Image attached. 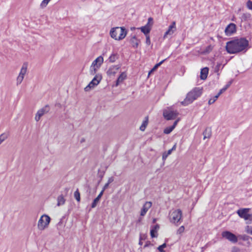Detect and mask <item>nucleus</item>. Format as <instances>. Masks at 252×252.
<instances>
[{
  "label": "nucleus",
  "mask_w": 252,
  "mask_h": 252,
  "mask_svg": "<svg viewBox=\"0 0 252 252\" xmlns=\"http://www.w3.org/2000/svg\"><path fill=\"white\" fill-rule=\"evenodd\" d=\"M129 42L133 48H137L140 42V40L137 39L135 35H133L130 38Z\"/></svg>",
  "instance_id": "2eb2a0df"
},
{
  "label": "nucleus",
  "mask_w": 252,
  "mask_h": 252,
  "mask_svg": "<svg viewBox=\"0 0 252 252\" xmlns=\"http://www.w3.org/2000/svg\"><path fill=\"white\" fill-rule=\"evenodd\" d=\"M153 19L152 17H149L148 20V22L144 26H147L149 28H152V26L153 24Z\"/></svg>",
  "instance_id": "f704fd0d"
},
{
  "label": "nucleus",
  "mask_w": 252,
  "mask_h": 252,
  "mask_svg": "<svg viewBox=\"0 0 252 252\" xmlns=\"http://www.w3.org/2000/svg\"><path fill=\"white\" fill-rule=\"evenodd\" d=\"M172 152V151L171 149H170V150H169L166 152V154H167V155H168V156H169V155H170V154H171Z\"/></svg>",
  "instance_id": "4d7b16f0"
},
{
  "label": "nucleus",
  "mask_w": 252,
  "mask_h": 252,
  "mask_svg": "<svg viewBox=\"0 0 252 252\" xmlns=\"http://www.w3.org/2000/svg\"><path fill=\"white\" fill-rule=\"evenodd\" d=\"M247 218L245 219V220H248L250 221H252V215L248 214V215L246 216Z\"/></svg>",
  "instance_id": "49530a36"
},
{
  "label": "nucleus",
  "mask_w": 252,
  "mask_h": 252,
  "mask_svg": "<svg viewBox=\"0 0 252 252\" xmlns=\"http://www.w3.org/2000/svg\"><path fill=\"white\" fill-rule=\"evenodd\" d=\"M152 204V203L150 201H147L145 203L141 210L140 215L141 216H144L146 215L148 210L151 207Z\"/></svg>",
  "instance_id": "f8f14e48"
},
{
  "label": "nucleus",
  "mask_w": 252,
  "mask_h": 252,
  "mask_svg": "<svg viewBox=\"0 0 252 252\" xmlns=\"http://www.w3.org/2000/svg\"><path fill=\"white\" fill-rule=\"evenodd\" d=\"M74 196L78 202L80 201V194L78 189L74 192Z\"/></svg>",
  "instance_id": "72a5a7b5"
},
{
  "label": "nucleus",
  "mask_w": 252,
  "mask_h": 252,
  "mask_svg": "<svg viewBox=\"0 0 252 252\" xmlns=\"http://www.w3.org/2000/svg\"><path fill=\"white\" fill-rule=\"evenodd\" d=\"M251 15L249 13H244L241 17L242 21H247L251 18Z\"/></svg>",
  "instance_id": "bb28decb"
},
{
  "label": "nucleus",
  "mask_w": 252,
  "mask_h": 252,
  "mask_svg": "<svg viewBox=\"0 0 252 252\" xmlns=\"http://www.w3.org/2000/svg\"><path fill=\"white\" fill-rule=\"evenodd\" d=\"M221 236L232 243L235 244L238 242V236L229 231H223Z\"/></svg>",
  "instance_id": "0eeeda50"
},
{
  "label": "nucleus",
  "mask_w": 252,
  "mask_h": 252,
  "mask_svg": "<svg viewBox=\"0 0 252 252\" xmlns=\"http://www.w3.org/2000/svg\"><path fill=\"white\" fill-rule=\"evenodd\" d=\"M8 137V134L3 133L0 135V145Z\"/></svg>",
  "instance_id": "473e14b6"
},
{
  "label": "nucleus",
  "mask_w": 252,
  "mask_h": 252,
  "mask_svg": "<svg viewBox=\"0 0 252 252\" xmlns=\"http://www.w3.org/2000/svg\"><path fill=\"white\" fill-rule=\"evenodd\" d=\"M182 216V212L180 209H177L173 211L170 214V219L172 223L176 224L178 223Z\"/></svg>",
  "instance_id": "39448f33"
},
{
  "label": "nucleus",
  "mask_w": 252,
  "mask_h": 252,
  "mask_svg": "<svg viewBox=\"0 0 252 252\" xmlns=\"http://www.w3.org/2000/svg\"><path fill=\"white\" fill-rule=\"evenodd\" d=\"M142 32H143L145 35H149L151 30V28H149L147 26H142L139 28Z\"/></svg>",
  "instance_id": "412c9836"
},
{
  "label": "nucleus",
  "mask_w": 252,
  "mask_h": 252,
  "mask_svg": "<svg viewBox=\"0 0 252 252\" xmlns=\"http://www.w3.org/2000/svg\"><path fill=\"white\" fill-rule=\"evenodd\" d=\"M148 117H146L145 118V120L143 121V123L140 127V129L142 131H144L147 126L148 125Z\"/></svg>",
  "instance_id": "5701e85b"
},
{
  "label": "nucleus",
  "mask_w": 252,
  "mask_h": 252,
  "mask_svg": "<svg viewBox=\"0 0 252 252\" xmlns=\"http://www.w3.org/2000/svg\"><path fill=\"white\" fill-rule=\"evenodd\" d=\"M50 0H43L41 3L40 6L42 7H46Z\"/></svg>",
  "instance_id": "ea45409f"
},
{
  "label": "nucleus",
  "mask_w": 252,
  "mask_h": 252,
  "mask_svg": "<svg viewBox=\"0 0 252 252\" xmlns=\"http://www.w3.org/2000/svg\"><path fill=\"white\" fill-rule=\"evenodd\" d=\"M98 68H96L95 66H94L93 65H92L90 67V74L94 75Z\"/></svg>",
  "instance_id": "2f4dec72"
},
{
  "label": "nucleus",
  "mask_w": 252,
  "mask_h": 252,
  "mask_svg": "<svg viewBox=\"0 0 252 252\" xmlns=\"http://www.w3.org/2000/svg\"><path fill=\"white\" fill-rule=\"evenodd\" d=\"M249 45V41L245 37H236L226 42L225 49L230 54L245 53L248 50Z\"/></svg>",
  "instance_id": "f257e3e1"
},
{
  "label": "nucleus",
  "mask_w": 252,
  "mask_h": 252,
  "mask_svg": "<svg viewBox=\"0 0 252 252\" xmlns=\"http://www.w3.org/2000/svg\"><path fill=\"white\" fill-rule=\"evenodd\" d=\"M163 116L167 120H174L179 115V113L177 110L168 109L164 110L163 113Z\"/></svg>",
  "instance_id": "6e6552de"
},
{
  "label": "nucleus",
  "mask_w": 252,
  "mask_h": 252,
  "mask_svg": "<svg viewBox=\"0 0 252 252\" xmlns=\"http://www.w3.org/2000/svg\"><path fill=\"white\" fill-rule=\"evenodd\" d=\"M146 237V236L145 234H140L139 239L141 240H145Z\"/></svg>",
  "instance_id": "3c124183"
},
{
  "label": "nucleus",
  "mask_w": 252,
  "mask_h": 252,
  "mask_svg": "<svg viewBox=\"0 0 252 252\" xmlns=\"http://www.w3.org/2000/svg\"><path fill=\"white\" fill-rule=\"evenodd\" d=\"M209 68L207 67L202 68L200 71V78L202 80H205L208 74Z\"/></svg>",
  "instance_id": "6ab92c4d"
},
{
  "label": "nucleus",
  "mask_w": 252,
  "mask_h": 252,
  "mask_svg": "<svg viewBox=\"0 0 252 252\" xmlns=\"http://www.w3.org/2000/svg\"><path fill=\"white\" fill-rule=\"evenodd\" d=\"M113 181H114V178L113 177H111L109 178L107 183L110 184L111 183H112Z\"/></svg>",
  "instance_id": "603ef678"
},
{
  "label": "nucleus",
  "mask_w": 252,
  "mask_h": 252,
  "mask_svg": "<svg viewBox=\"0 0 252 252\" xmlns=\"http://www.w3.org/2000/svg\"><path fill=\"white\" fill-rule=\"evenodd\" d=\"M246 231L247 233L252 235V226H247Z\"/></svg>",
  "instance_id": "a18cd8bd"
},
{
  "label": "nucleus",
  "mask_w": 252,
  "mask_h": 252,
  "mask_svg": "<svg viewBox=\"0 0 252 252\" xmlns=\"http://www.w3.org/2000/svg\"><path fill=\"white\" fill-rule=\"evenodd\" d=\"M126 74L125 72L121 73L116 81L115 86H118L120 83L126 78Z\"/></svg>",
  "instance_id": "f3484780"
},
{
  "label": "nucleus",
  "mask_w": 252,
  "mask_h": 252,
  "mask_svg": "<svg viewBox=\"0 0 252 252\" xmlns=\"http://www.w3.org/2000/svg\"><path fill=\"white\" fill-rule=\"evenodd\" d=\"M184 230H185V227L183 225L180 226L177 231V234H182V233L184 232Z\"/></svg>",
  "instance_id": "a19ab883"
},
{
  "label": "nucleus",
  "mask_w": 252,
  "mask_h": 252,
  "mask_svg": "<svg viewBox=\"0 0 252 252\" xmlns=\"http://www.w3.org/2000/svg\"><path fill=\"white\" fill-rule=\"evenodd\" d=\"M109 185V184H108V183L105 184L104 185V186H103V189L101 191H103V192H104V190L108 188Z\"/></svg>",
  "instance_id": "09e8293b"
},
{
  "label": "nucleus",
  "mask_w": 252,
  "mask_h": 252,
  "mask_svg": "<svg viewBox=\"0 0 252 252\" xmlns=\"http://www.w3.org/2000/svg\"><path fill=\"white\" fill-rule=\"evenodd\" d=\"M119 58V55L117 53L112 54L109 58V62L114 63Z\"/></svg>",
  "instance_id": "b1692460"
},
{
  "label": "nucleus",
  "mask_w": 252,
  "mask_h": 252,
  "mask_svg": "<svg viewBox=\"0 0 252 252\" xmlns=\"http://www.w3.org/2000/svg\"><path fill=\"white\" fill-rule=\"evenodd\" d=\"M178 122H179V120H176L174 122L173 125L172 126H173V129H174Z\"/></svg>",
  "instance_id": "864d4df0"
},
{
  "label": "nucleus",
  "mask_w": 252,
  "mask_h": 252,
  "mask_svg": "<svg viewBox=\"0 0 252 252\" xmlns=\"http://www.w3.org/2000/svg\"><path fill=\"white\" fill-rule=\"evenodd\" d=\"M173 126H169V127H166L164 129V133L165 134H169L170 132H171L172 131V130H173Z\"/></svg>",
  "instance_id": "c9c22d12"
},
{
  "label": "nucleus",
  "mask_w": 252,
  "mask_h": 252,
  "mask_svg": "<svg viewBox=\"0 0 252 252\" xmlns=\"http://www.w3.org/2000/svg\"><path fill=\"white\" fill-rule=\"evenodd\" d=\"M120 67V64L111 66L107 71V75L109 76L115 75Z\"/></svg>",
  "instance_id": "ddd939ff"
},
{
  "label": "nucleus",
  "mask_w": 252,
  "mask_h": 252,
  "mask_svg": "<svg viewBox=\"0 0 252 252\" xmlns=\"http://www.w3.org/2000/svg\"><path fill=\"white\" fill-rule=\"evenodd\" d=\"M176 144H175L173 146V147L171 149V150L173 151H175L176 150Z\"/></svg>",
  "instance_id": "6e6d98bb"
},
{
  "label": "nucleus",
  "mask_w": 252,
  "mask_h": 252,
  "mask_svg": "<svg viewBox=\"0 0 252 252\" xmlns=\"http://www.w3.org/2000/svg\"><path fill=\"white\" fill-rule=\"evenodd\" d=\"M202 93V89L200 88H195L189 92L187 95L186 98L181 103L184 105H187L192 103L194 100L199 97Z\"/></svg>",
  "instance_id": "f03ea898"
},
{
  "label": "nucleus",
  "mask_w": 252,
  "mask_h": 252,
  "mask_svg": "<svg viewBox=\"0 0 252 252\" xmlns=\"http://www.w3.org/2000/svg\"><path fill=\"white\" fill-rule=\"evenodd\" d=\"M146 36V44L147 45H150L151 44V40H150V37L149 34L145 35Z\"/></svg>",
  "instance_id": "37998d69"
},
{
  "label": "nucleus",
  "mask_w": 252,
  "mask_h": 252,
  "mask_svg": "<svg viewBox=\"0 0 252 252\" xmlns=\"http://www.w3.org/2000/svg\"><path fill=\"white\" fill-rule=\"evenodd\" d=\"M247 7L248 9L252 10V1L249 0L247 2Z\"/></svg>",
  "instance_id": "79ce46f5"
},
{
  "label": "nucleus",
  "mask_w": 252,
  "mask_h": 252,
  "mask_svg": "<svg viewBox=\"0 0 252 252\" xmlns=\"http://www.w3.org/2000/svg\"><path fill=\"white\" fill-rule=\"evenodd\" d=\"M213 46H212L211 45H210L205 48V49H204V50L203 51V53L204 54H209L213 50Z\"/></svg>",
  "instance_id": "7c9ffc66"
},
{
  "label": "nucleus",
  "mask_w": 252,
  "mask_h": 252,
  "mask_svg": "<svg viewBox=\"0 0 252 252\" xmlns=\"http://www.w3.org/2000/svg\"><path fill=\"white\" fill-rule=\"evenodd\" d=\"M151 245H152V244L151 243V242L150 241H147L145 245L144 246V248L148 247Z\"/></svg>",
  "instance_id": "8fccbe9b"
},
{
  "label": "nucleus",
  "mask_w": 252,
  "mask_h": 252,
  "mask_svg": "<svg viewBox=\"0 0 252 252\" xmlns=\"http://www.w3.org/2000/svg\"><path fill=\"white\" fill-rule=\"evenodd\" d=\"M168 156V155H167L166 152L163 153L162 154V160H165Z\"/></svg>",
  "instance_id": "de8ad7c7"
},
{
  "label": "nucleus",
  "mask_w": 252,
  "mask_h": 252,
  "mask_svg": "<svg viewBox=\"0 0 252 252\" xmlns=\"http://www.w3.org/2000/svg\"><path fill=\"white\" fill-rule=\"evenodd\" d=\"M250 238L252 239V238L247 235H239L238 236V239H240L244 241H248Z\"/></svg>",
  "instance_id": "c85d7f7f"
},
{
  "label": "nucleus",
  "mask_w": 252,
  "mask_h": 252,
  "mask_svg": "<svg viewBox=\"0 0 252 252\" xmlns=\"http://www.w3.org/2000/svg\"><path fill=\"white\" fill-rule=\"evenodd\" d=\"M126 34L127 31L123 27L113 28L110 32L111 37L117 40H121L125 38Z\"/></svg>",
  "instance_id": "7ed1b4c3"
},
{
  "label": "nucleus",
  "mask_w": 252,
  "mask_h": 252,
  "mask_svg": "<svg viewBox=\"0 0 252 252\" xmlns=\"http://www.w3.org/2000/svg\"><path fill=\"white\" fill-rule=\"evenodd\" d=\"M24 78V76H21L20 75H19L17 78V85H18L20 84L22 81L23 80V79Z\"/></svg>",
  "instance_id": "4c0bfd02"
},
{
  "label": "nucleus",
  "mask_w": 252,
  "mask_h": 252,
  "mask_svg": "<svg viewBox=\"0 0 252 252\" xmlns=\"http://www.w3.org/2000/svg\"><path fill=\"white\" fill-rule=\"evenodd\" d=\"M220 95H219V93H218V94L214 96L213 98H210L208 101V104L209 105L213 104L217 100Z\"/></svg>",
  "instance_id": "c756f323"
},
{
  "label": "nucleus",
  "mask_w": 252,
  "mask_h": 252,
  "mask_svg": "<svg viewBox=\"0 0 252 252\" xmlns=\"http://www.w3.org/2000/svg\"><path fill=\"white\" fill-rule=\"evenodd\" d=\"M49 111L48 106H46L45 107L42 108V109L39 110L35 117V120L37 122L40 119V118L46 113L48 112Z\"/></svg>",
  "instance_id": "9b49d317"
},
{
  "label": "nucleus",
  "mask_w": 252,
  "mask_h": 252,
  "mask_svg": "<svg viewBox=\"0 0 252 252\" xmlns=\"http://www.w3.org/2000/svg\"><path fill=\"white\" fill-rule=\"evenodd\" d=\"M232 83V81H229L223 88L220 89L219 91V95H220L222 93L225 92L231 85Z\"/></svg>",
  "instance_id": "393cba45"
},
{
  "label": "nucleus",
  "mask_w": 252,
  "mask_h": 252,
  "mask_svg": "<svg viewBox=\"0 0 252 252\" xmlns=\"http://www.w3.org/2000/svg\"><path fill=\"white\" fill-rule=\"evenodd\" d=\"M166 59H164L162 61H161V62H160L159 63H157L154 66V67L150 71V72H149V74H150L151 73H152V72H153L154 71L156 70L161 64H162L163 63V62L166 60Z\"/></svg>",
  "instance_id": "cd10ccee"
},
{
  "label": "nucleus",
  "mask_w": 252,
  "mask_h": 252,
  "mask_svg": "<svg viewBox=\"0 0 252 252\" xmlns=\"http://www.w3.org/2000/svg\"><path fill=\"white\" fill-rule=\"evenodd\" d=\"M50 220V218L48 215H42L38 220L37 224L38 228L40 230H44L49 225Z\"/></svg>",
  "instance_id": "20e7f679"
},
{
  "label": "nucleus",
  "mask_w": 252,
  "mask_h": 252,
  "mask_svg": "<svg viewBox=\"0 0 252 252\" xmlns=\"http://www.w3.org/2000/svg\"><path fill=\"white\" fill-rule=\"evenodd\" d=\"M236 32V25L233 23L229 24L225 29V33L226 35H231Z\"/></svg>",
  "instance_id": "9d476101"
},
{
  "label": "nucleus",
  "mask_w": 252,
  "mask_h": 252,
  "mask_svg": "<svg viewBox=\"0 0 252 252\" xmlns=\"http://www.w3.org/2000/svg\"><path fill=\"white\" fill-rule=\"evenodd\" d=\"M65 200L64 199L63 196L62 195H60L58 197V204H57V205L58 206H60V205H62L64 204V203H65Z\"/></svg>",
  "instance_id": "a878e982"
},
{
  "label": "nucleus",
  "mask_w": 252,
  "mask_h": 252,
  "mask_svg": "<svg viewBox=\"0 0 252 252\" xmlns=\"http://www.w3.org/2000/svg\"><path fill=\"white\" fill-rule=\"evenodd\" d=\"M203 139L210 138L212 135V130L210 127H207L203 132Z\"/></svg>",
  "instance_id": "aec40b11"
},
{
  "label": "nucleus",
  "mask_w": 252,
  "mask_h": 252,
  "mask_svg": "<svg viewBox=\"0 0 252 252\" xmlns=\"http://www.w3.org/2000/svg\"><path fill=\"white\" fill-rule=\"evenodd\" d=\"M221 65V63H218L217 65L215 67L214 71L216 73H217L218 74H219V72L220 71V67Z\"/></svg>",
  "instance_id": "58836bf2"
},
{
  "label": "nucleus",
  "mask_w": 252,
  "mask_h": 252,
  "mask_svg": "<svg viewBox=\"0 0 252 252\" xmlns=\"http://www.w3.org/2000/svg\"><path fill=\"white\" fill-rule=\"evenodd\" d=\"M249 210V208L240 209L237 211V213L240 218L245 219L247 218L246 216L248 215Z\"/></svg>",
  "instance_id": "4468645a"
},
{
  "label": "nucleus",
  "mask_w": 252,
  "mask_h": 252,
  "mask_svg": "<svg viewBox=\"0 0 252 252\" xmlns=\"http://www.w3.org/2000/svg\"><path fill=\"white\" fill-rule=\"evenodd\" d=\"M62 223V220L58 222V225H60Z\"/></svg>",
  "instance_id": "bf43d9fd"
},
{
  "label": "nucleus",
  "mask_w": 252,
  "mask_h": 252,
  "mask_svg": "<svg viewBox=\"0 0 252 252\" xmlns=\"http://www.w3.org/2000/svg\"><path fill=\"white\" fill-rule=\"evenodd\" d=\"M103 62V58L102 56H99L95 60H94L92 64L96 68H99Z\"/></svg>",
  "instance_id": "dca6fc26"
},
{
  "label": "nucleus",
  "mask_w": 252,
  "mask_h": 252,
  "mask_svg": "<svg viewBox=\"0 0 252 252\" xmlns=\"http://www.w3.org/2000/svg\"><path fill=\"white\" fill-rule=\"evenodd\" d=\"M159 227V225L158 224H156L153 226L152 229H154L155 230H156V231L157 232V229H158Z\"/></svg>",
  "instance_id": "5fc2aeb1"
},
{
  "label": "nucleus",
  "mask_w": 252,
  "mask_h": 252,
  "mask_svg": "<svg viewBox=\"0 0 252 252\" xmlns=\"http://www.w3.org/2000/svg\"><path fill=\"white\" fill-rule=\"evenodd\" d=\"M157 232L154 229H152L150 231V234L152 238L157 237V236L155 235V233Z\"/></svg>",
  "instance_id": "c03bdc74"
},
{
  "label": "nucleus",
  "mask_w": 252,
  "mask_h": 252,
  "mask_svg": "<svg viewBox=\"0 0 252 252\" xmlns=\"http://www.w3.org/2000/svg\"><path fill=\"white\" fill-rule=\"evenodd\" d=\"M166 247V243H163L162 245L159 246L158 248V250L160 252H165V251L163 250L164 248H165V247Z\"/></svg>",
  "instance_id": "e433bc0d"
},
{
  "label": "nucleus",
  "mask_w": 252,
  "mask_h": 252,
  "mask_svg": "<svg viewBox=\"0 0 252 252\" xmlns=\"http://www.w3.org/2000/svg\"><path fill=\"white\" fill-rule=\"evenodd\" d=\"M103 194V191H101V192L97 195V196L93 200V201L92 203V205H91L92 208H94L96 206L97 203L99 202Z\"/></svg>",
  "instance_id": "a211bd4d"
},
{
  "label": "nucleus",
  "mask_w": 252,
  "mask_h": 252,
  "mask_svg": "<svg viewBox=\"0 0 252 252\" xmlns=\"http://www.w3.org/2000/svg\"><path fill=\"white\" fill-rule=\"evenodd\" d=\"M143 244V243L142 242V240H140L139 239V245H142Z\"/></svg>",
  "instance_id": "13d9d810"
},
{
  "label": "nucleus",
  "mask_w": 252,
  "mask_h": 252,
  "mask_svg": "<svg viewBox=\"0 0 252 252\" xmlns=\"http://www.w3.org/2000/svg\"><path fill=\"white\" fill-rule=\"evenodd\" d=\"M102 79V76L100 74H96L94 77L93 79V80L90 82V83L87 86L84 90L86 92L89 91L92 88H93L95 86L97 85L100 80Z\"/></svg>",
  "instance_id": "423d86ee"
},
{
  "label": "nucleus",
  "mask_w": 252,
  "mask_h": 252,
  "mask_svg": "<svg viewBox=\"0 0 252 252\" xmlns=\"http://www.w3.org/2000/svg\"><path fill=\"white\" fill-rule=\"evenodd\" d=\"M28 67V63H23L22 68L21 69L20 73L19 75L24 76L25 74L27 72Z\"/></svg>",
  "instance_id": "4be33fe9"
},
{
  "label": "nucleus",
  "mask_w": 252,
  "mask_h": 252,
  "mask_svg": "<svg viewBox=\"0 0 252 252\" xmlns=\"http://www.w3.org/2000/svg\"><path fill=\"white\" fill-rule=\"evenodd\" d=\"M176 31V22L173 21L171 24L169 26L168 30L164 33L163 38L165 39L167 37L168 35H171Z\"/></svg>",
  "instance_id": "1a4fd4ad"
}]
</instances>
